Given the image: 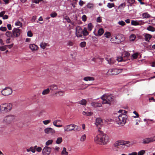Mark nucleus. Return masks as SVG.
Instances as JSON below:
<instances>
[{
    "mask_svg": "<svg viewBox=\"0 0 155 155\" xmlns=\"http://www.w3.org/2000/svg\"><path fill=\"white\" fill-rule=\"evenodd\" d=\"M94 141L99 144H106L109 142V137L106 134L98 129L97 135L94 138Z\"/></svg>",
    "mask_w": 155,
    "mask_h": 155,
    "instance_id": "nucleus-1",
    "label": "nucleus"
},
{
    "mask_svg": "<svg viewBox=\"0 0 155 155\" xmlns=\"http://www.w3.org/2000/svg\"><path fill=\"white\" fill-rule=\"evenodd\" d=\"M101 98L102 100V104H107L110 105L111 103L114 101V97L111 94H105L102 95L101 97Z\"/></svg>",
    "mask_w": 155,
    "mask_h": 155,
    "instance_id": "nucleus-2",
    "label": "nucleus"
},
{
    "mask_svg": "<svg viewBox=\"0 0 155 155\" xmlns=\"http://www.w3.org/2000/svg\"><path fill=\"white\" fill-rule=\"evenodd\" d=\"M127 118V116L126 115L121 114L116 118L115 121L118 125L123 126L126 123Z\"/></svg>",
    "mask_w": 155,
    "mask_h": 155,
    "instance_id": "nucleus-3",
    "label": "nucleus"
},
{
    "mask_svg": "<svg viewBox=\"0 0 155 155\" xmlns=\"http://www.w3.org/2000/svg\"><path fill=\"white\" fill-rule=\"evenodd\" d=\"M12 105L11 103L2 104L0 106V111L2 113H5L10 111L12 109Z\"/></svg>",
    "mask_w": 155,
    "mask_h": 155,
    "instance_id": "nucleus-4",
    "label": "nucleus"
},
{
    "mask_svg": "<svg viewBox=\"0 0 155 155\" xmlns=\"http://www.w3.org/2000/svg\"><path fill=\"white\" fill-rule=\"evenodd\" d=\"M122 69L118 68L110 69L107 72V74L109 75H117L122 72Z\"/></svg>",
    "mask_w": 155,
    "mask_h": 155,
    "instance_id": "nucleus-5",
    "label": "nucleus"
},
{
    "mask_svg": "<svg viewBox=\"0 0 155 155\" xmlns=\"http://www.w3.org/2000/svg\"><path fill=\"white\" fill-rule=\"evenodd\" d=\"M15 120L14 116L9 115L5 117L3 119V122L8 124H10L14 122Z\"/></svg>",
    "mask_w": 155,
    "mask_h": 155,
    "instance_id": "nucleus-6",
    "label": "nucleus"
},
{
    "mask_svg": "<svg viewBox=\"0 0 155 155\" xmlns=\"http://www.w3.org/2000/svg\"><path fill=\"white\" fill-rule=\"evenodd\" d=\"M127 144H132L130 141L124 140H119L116 141L114 143L115 145H124Z\"/></svg>",
    "mask_w": 155,
    "mask_h": 155,
    "instance_id": "nucleus-7",
    "label": "nucleus"
},
{
    "mask_svg": "<svg viewBox=\"0 0 155 155\" xmlns=\"http://www.w3.org/2000/svg\"><path fill=\"white\" fill-rule=\"evenodd\" d=\"M12 89L9 87L5 88L1 91L2 94L4 96L9 95L12 94Z\"/></svg>",
    "mask_w": 155,
    "mask_h": 155,
    "instance_id": "nucleus-8",
    "label": "nucleus"
},
{
    "mask_svg": "<svg viewBox=\"0 0 155 155\" xmlns=\"http://www.w3.org/2000/svg\"><path fill=\"white\" fill-rule=\"evenodd\" d=\"M28 48L31 51L33 52L37 51L39 48L38 46L35 44H29Z\"/></svg>",
    "mask_w": 155,
    "mask_h": 155,
    "instance_id": "nucleus-9",
    "label": "nucleus"
},
{
    "mask_svg": "<svg viewBox=\"0 0 155 155\" xmlns=\"http://www.w3.org/2000/svg\"><path fill=\"white\" fill-rule=\"evenodd\" d=\"M110 41L113 43H119L120 42V36L119 35H116L115 36L111 38Z\"/></svg>",
    "mask_w": 155,
    "mask_h": 155,
    "instance_id": "nucleus-10",
    "label": "nucleus"
},
{
    "mask_svg": "<svg viewBox=\"0 0 155 155\" xmlns=\"http://www.w3.org/2000/svg\"><path fill=\"white\" fill-rule=\"evenodd\" d=\"M76 35L78 37H81L82 36L83 30L80 26H78L76 28Z\"/></svg>",
    "mask_w": 155,
    "mask_h": 155,
    "instance_id": "nucleus-11",
    "label": "nucleus"
},
{
    "mask_svg": "<svg viewBox=\"0 0 155 155\" xmlns=\"http://www.w3.org/2000/svg\"><path fill=\"white\" fill-rule=\"evenodd\" d=\"M37 146H34V147H31L27 149V151L28 152L31 151L34 153L35 152V150L36 149L37 151L40 152L42 150L41 148L40 147H38L37 148Z\"/></svg>",
    "mask_w": 155,
    "mask_h": 155,
    "instance_id": "nucleus-12",
    "label": "nucleus"
},
{
    "mask_svg": "<svg viewBox=\"0 0 155 155\" xmlns=\"http://www.w3.org/2000/svg\"><path fill=\"white\" fill-rule=\"evenodd\" d=\"M51 151V148L47 146H45L43 150L42 155H48Z\"/></svg>",
    "mask_w": 155,
    "mask_h": 155,
    "instance_id": "nucleus-13",
    "label": "nucleus"
},
{
    "mask_svg": "<svg viewBox=\"0 0 155 155\" xmlns=\"http://www.w3.org/2000/svg\"><path fill=\"white\" fill-rule=\"evenodd\" d=\"M74 130V124L66 125L64 127V130L65 132H69Z\"/></svg>",
    "mask_w": 155,
    "mask_h": 155,
    "instance_id": "nucleus-14",
    "label": "nucleus"
},
{
    "mask_svg": "<svg viewBox=\"0 0 155 155\" xmlns=\"http://www.w3.org/2000/svg\"><path fill=\"white\" fill-rule=\"evenodd\" d=\"M46 134H53L55 133V130L53 128L49 127H47L44 130Z\"/></svg>",
    "mask_w": 155,
    "mask_h": 155,
    "instance_id": "nucleus-15",
    "label": "nucleus"
},
{
    "mask_svg": "<svg viewBox=\"0 0 155 155\" xmlns=\"http://www.w3.org/2000/svg\"><path fill=\"white\" fill-rule=\"evenodd\" d=\"M12 33L14 36L18 37L21 33V30L19 29L14 28L12 30Z\"/></svg>",
    "mask_w": 155,
    "mask_h": 155,
    "instance_id": "nucleus-16",
    "label": "nucleus"
},
{
    "mask_svg": "<svg viewBox=\"0 0 155 155\" xmlns=\"http://www.w3.org/2000/svg\"><path fill=\"white\" fill-rule=\"evenodd\" d=\"M103 121L101 118L98 117L96 119L95 124L97 127L99 126L103 125Z\"/></svg>",
    "mask_w": 155,
    "mask_h": 155,
    "instance_id": "nucleus-17",
    "label": "nucleus"
},
{
    "mask_svg": "<svg viewBox=\"0 0 155 155\" xmlns=\"http://www.w3.org/2000/svg\"><path fill=\"white\" fill-rule=\"evenodd\" d=\"M91 105L94 108H96L98 107H101L102 106L101 103L98 102H97L95 101H93L91 103Z\"/></svg>",
    "mask_w": 155,
    "mask_h": 155,
    "instance_id": "nucleus-18",
    "label": "nucleus"
},
{
    "mask_svg": "<svg viewBox=\"0 0 155 155\" xmlns=\"http://www.w3.org/2000/svg\"><path fill=\"white\" fill-rule=\"evenodd\" d=\"M122 56L123 59H125L126 61L129 60L130 54L127 51H124L123 52Z\"/></svg>",
    "mask_w": 155,
    "mask_h": 155,
    "instance_id": "nucleus-19",
    "label": "nucleus"
},
{
    "mask_svg": "<svg viewBox=\"0 0 155 155\" xmlns=\"http://www.w3.org/2000/svg\"><path fill=\"white\" fill-rule=\"evenodd\" d=\"M104 31L103 29L102 28H100L97 31V34H95L94 31L93 33L96 36H101L104 33Z\"/></svg>",
    "mask_w": 155,
    "mask_h": 155,
    "instance_id": "nucleus-20",
    "label": "nucleus"
},
{
    "mask_svg": "<svg viewBox=\"0 0 155 155\" xmlns=\"http://www.w3.org/2000/svg\"><path fill=\"white\" fill-rule=\"evenodd\" d=\"M95 80L94 78L92 77L87 76L83 78V80L85 81H94Z\"/></svg>",
    "mask_w": 155,
    "mask_h": 155,
    "instance_id": "nucleus-21",
    "label": "nucleus"
},
{
    "mask_svg": "<svg viewBox=\"0 0 155 155\" xmlns=\"http://www.w3.org/2000/svg\"><path fill=\"white\" fill-rule=\"evenodd\" d=\"M106 59L108 63L110 64H114L115 61L114 59L113 58H107Z\"/></svg>",
    "mask_w": 155,
    "mask_h": 155,
    "instance_id": "nucleus-22",
    "label": "nucleus"
},
{
    "mask_svg": "<svg viewBox=\"0 0 155 155\" xmlns=\"http://www.w3.org/2000/svg\"><path fill=\"white\" fill-rule=\"evenodd\" d=\"M152 142L151 138H145L143 140V144H147Z\"/></svg>",
    "mask_w": 155,
    "mask_h": 155,
    "instance_id": "nucleus-23",
    "label": "nucleus"
},
{
    "mask_svg": "<svg viewBox=\"0 0 155 155\" xmlns=\"http://www.w3.org/2000/svg\"><path fill=\"white\" fill-rule=\"evenodd\" d=\"M50 90L52 91H55L58 89L57 86L55 84H52L50 85L49 87Z\"/></svg>",
    "mask_w": 155,
    "mask_h": 155,
    "instance_id": "nucleus-24",
    "label": "nucleus"
},
{
    "mask_svg": "<svg viewBox=\"0 0 155 155\" xmlns=\"http://www.w3.org/2000/svg\"><path fill=\"white\" fill-rule=\"evenodd\" d=\"M94 7V5L92 3H88L86 5L87 8L89 9H93Z\"/></svg>",
    "mask_w": 155,
    "mask_h": 155,
    "instance_id": "nucleus-25",
    "label": "nucleus"
},
{
    "mask_svg": "<svg viewBox=\"0 0 155 155\" xmlns=\"http://www.w3.org/2000/svg\"><path fill=\"white\" fill-rule=\"evenodd\" d=\"M151 37V35L149 34H146L145 35V40L147 41H149Z\"/></svg>",
    "mask_w": 155,
    "mask_h": 155,
    "instance_id": "nucleus-26",
    "label": "nucleus"
},
{
    "mask_svg": "<svg viewBox=\"0 0 155 155\" xmlns=\"http://www.w3.org/2000/svg\"><path fill=\"white\" fill-rule=\"evenodd\" d=\"M93 112L91 111H84L82 112V114L84 115H86L87 116H91L93 114Z\"/></svg>",
    "mask_w": 155,
    "mask_h": 155,
    "instance_id": "nucleus-27",
    "label": "nucleus"
},
{
    "mask_svg": "<svg viewBox=\"0 0 155 155\" xmlns=\"http://www.w3.org/2000/svg\"><path fill=\"white\" fill-rule=\"evenodd\" d=\"M47 44L44 42H42L40 43V46L41 48L44 49L47 46Z\"/></svg>",
    "mask_w": 155,
    "mask_h": 155,
    "instance_id": "nucleus-28",
    "label": "nucleus"
},
{
    "mask_svg": "<svg viewBox=\"0 0 155 155\" xmlns=\"http://www.w3.org/2000/svg\"><path fill=\"white\" fill-rule=\"evenodd\" d=\"M67 149L66 148L64 147L63 150L62 151L61 154L62 155H68V153L67 151Z\"/></svg>",
    "mask_w": 155,
    "mask_h": 155,
    "instance_id": "nucleus-29",
    "label": "nucleus"
},
{
    "mask_svg": "<svg viewBox=\"0 0 155 155\" xmlns=\"http://www.w3.org/2000/svg\"><path fill=\"white\" fill-rule=\"evenodd\" d=\"M50 92V89L49 88H48L43 91L42 92V94L43 95L47 94H48Z\"/></svg>",
    "mask_w": 155,
    "mask_h": 155,
    "instance_id": "nucleus-30",
    "label": "nucleus"
},
{
    "mask_svg": "<svg viewBox=\"0 0 155 155\" xmlns=\"http://www.w3.org/2000/svg\"><path fill=\"white\" fill-rule=\"evenodd\" d=\"M142 16L143 18H148L150 17V15L147 12L143 14Z\"/></svg>",
    "mask_w": 155,
    "mask_h": 155,
    "instance_id": "nucleus-31",
    "label": "nucleus"
},
{
    "mask_svg": "<svg viewBox=\"0 0 155 155\" xmlns=\"http://www.w3.org/2000/svg\"><path fill=\"white\" fill-rule=\"evenodd\" d=\"M74 130H73L74 131H79L81 130L80 127L74 124Z\"/></svg>",
    "mask_w": 155,
    "mask_h": 155,
    "instance_id": "nucleus-32",
    "label": "nucleus"
},
{
    "mask_svg": "<svg viewBox=\"0 0 155 155\" xmlns=\"http://www.w3.org/2000/svg\"><path fill=\"white\" fill-rule=\"evenodd\" d=\"M87 101L85 99H82L78 102V103L83 105H86L87 104Z\"/></svg>",
    "mask_w": 155,
    "mask_h": 155,
    "instance_id": "nucleus-33",
    "label": "nucleus"
},
{
    "mask_svg": "<svg viewBox=\"0 0 155 155\" xmlns=\"http://www.w3.org/2000/svg\"><path fill=\"white\" fill-rule=\"evenodd\" d=\"M104 37L108 38L110 37L111 34L109 32H107L105 33L104 35Z\"/></svg>",
    "mask_w": 155,
    "mask_h": 155,
    "instance_id": "nucleus-34",
    "label": "nucleus"
},
{
    "mask_svg": "<svg viewBox=\"0 0 155 155\" xmlns=\"http://www.w3.org/2000/svg\"><path fill=\"white\" fill-rule=\"evenodd\" d=\"M62 141V139L61 137H58L56 141V143L58 144H60Z\"/></svg>",
    "mask_w": 155,
    "mask_h": 155,
    "instance_id": "nucleus-35",
    "label": "nucleus"
},
{
    "mask_svg": "<svg viewBox=\"0 0 155 155\" xmlns=\"http://www.w3.org/2000/svg\"><path fill=\"white\" fill-rule=\"evenodd\" d=\"M136 36L134 34H132L130 35V41H134L135 39Z\"/></svg>",
    "mask_w": 155,
    "mask_h": 155,
    "instance_id": "nucleus-36",
    "label": "nucleus"
},
{
    "mask_svg": "<svg viewBox=\"0 0 155 155\" xmlns=\"http://www.w3.org/2000/svg\"><path fill=\"white\" fill-rule=\"evenodd\" d=\"M15 25L16 26H18L19 28L21 27L22 26V23L19 21L16 22Z\"/></svg>",
    "mask_w": 155,
    "mask_h": 155,
    "instance_id": "nucleus-37",
    "label": "nucleus"
},
{
    "mask_svg": "<svg viewBox=\"0 0 155 155\" xmlns=\"http://www.w3.org/2000/svg\"><path fill=\"white\" fill-rule=\"evenodd\" d=\"M58 120H55L53 121V123L54 125L55 126V127H62V125H58L57 124V122H58Z\"/></svg>",
    "mask_w": 155,
    "mask_h": 155,
    "instance_id": "nucleus-38",
    "label": "nucleus"
},
{
    "mask_svg": "<svg viewBox=\"0 0 155 155\" xmlns=\"http://www.w3.org/2000/svg\"><path fill=\"white\" fill-rule=\"evenodd\" d=\"M117 60L119 62H121L122 61H125L126 60L124 59H123L122 56H119L117 57Z\"/></svg>",
    "mask_w": 155,
    "mask_h": 155,
    "instance_id": "nucleus-39",
    "label": "nucleus"
},
{
    "mask_svg": "<svg viewBox=\"0 0 155 155\" xmlns=\"http://www.w3.org/2000/svg\"><path fill=\"white\" fill-rule=\"evenodd\" d=\"M5 35L8 38H11L12 37V34L9 31H7L5 33Z\"/></svg>",
    "mask_w": 155,
    "mask_h": 155,
    "instance_id": "nucleus-40",
    "label": "nucleus"
},
{
    "mask_svg": "<svg viewBox=\"0 0 155 155\" xmlns=\"http://www.w3.org/2000/svg\"><path fill=\"white\" fill-rule=\"evenodd\" d=\"M147 30L149 31L153 32L155 31V28L153 27L149 26L147 28Z\"/></svg>",
    "mask_w": 155,
    "mask_h": 155,
    "instance_id": "nucleus-41",
    "label": "nucleus"
},
{
    "mask_svg": "<svg viewBox=\"0 0 155 155\" xmlns=\"http://www.w3.org/2000/svg\"><path fill=\"white\" fill-rule=\"evenodd\" d=\"M93 27L92 24L91 23H89L87 26V28L88 30L91 31Z\"/></svg>",
    "mask_w": 155,
    "mask_h": 155,
    "instance_id": "nucleus-42",
    "label": "nucleus"
},
{
    "mask_svg": "<svg viewBox=\"0 0 155 155\" xmlns=\"http://www.w3.org/2000/svg\"><path fill=\"white\" fill-rule=\"evenodd\" d=\"M82 34L84 36H86L88 35V33L86 28H84V30H83Z\"/></svg>",
    "mask_w": 155,
    "mask_h": 155,
    "instance_id": "nucleus-43",
    "label": "nucleus"
},
{
    "mask_svg": "<svg viewBox=\"0 0 155 155\" xmlns=\"http://www.w3.org/2000/svg\"><path fill=\"white\" fill-rule=\"evenodd\" d=\"M107 6L109 8H110L114 6V4L113 3H108L107 4Z\"/></svg>",
    "mask_w": 155,
    "mask_h": 155,
    "instance_id": "nucleus-44",
    "label": "nucleus"
},
{
    "mask_svg": "<svg viewBox=\"0 0 155 155\" xmlns=\"http://www.w3.org/2000/svg\"><path fill=\"white\" fill-rule=\"evenodd\" d=\"M138 55L139 54L138 53H134L132 55V57L133 59H136L137 58Z\"/></svg>",
    "mask_w": 155,
    "mask_h": 155,
    "instance_id": "nucleus-45",
    "label": "nucleus"
},
{
    "mask_svg": "<svg viewBox=\"0 0 155 155\" xmlns=\"http://www.w3.org/2000/svg\"><path fill=\"white\" fill-rule=\"evenodd\" d=\"M67 45L70 46H72L74 45V42L73 41H69L67 43Z\"/></svg>",
    "mask_w": 155,
    "mask_h": 155,
    "instance_id": "nucleus-46",
    "label": "nucleus"
},
{
    "mask_svg": "<svg viewBox=\"0 0 155 155\" xmlns=\"http://www.w3.org/2000/svg\"><path fill=\"white\" fill-rule=\"evenodd\" d=\"M118 24L122 26H124L125 25V22L123 21H118Z\"/></svg>",
    "mask_w": 155,
    "mask_h": 155,
    "instance_id": "nucleus-47",
    "label": "nucleus"
},
{
    "mask_svg": "<svg viewBox=\"0 0 155 155\" xmlns=\"http://www.w3.org/2000/svg\"><path fill=\"white\" fill-rule=\"evenodd\" d=\"M51 121V120H48L43 121V122L45 125H47L50 123Z\"/></svg>",
    "mask_w": 155,
    "mask_h": 155,
    "instance_id": "nucleus-48",
    "label": "nucleus"
},
{
    "mask_svg": "<svg viewBox=\"0 0 155 155\" xmlns=\"http://www.w3.org/2000/svg\"><path fill=\"white\" fill-rule=\"evenodd\" d=\"M131 24L134 25H139V23L136 21L132 20L131 22Z\"/></svg>",
    "mask_w": 155,
    "mask_h": 155,
    "instance_id": "nucleus-49",
    "label": "nucleus"
},
{
    "mask_svg": "<svg viewBox=\"0 0 155 155\" xmlns=\"http://www.w3.org/2000/svg\"><path fill=\"white\" fill-rule=\"evenodd\" d=\"M53 140H48L46 143V145H49L51 144L53 142Z\"/></svg>",
    "mask_w": 155,
    "mask_h": 155,
    "instance_id": "nucleus-50",
    "label": "nucleus"
},
{
    "mask_svg": "<svg viewBox=\"0 0 155 155\" xmlns=\"http://www.w3.org/2000/svg\"><path fill=\"white\" fill-rule=\"evenodd\" d=\"M86 138V136L85 134H84L81 136L80 138V140L81 141H84Z\"/></svg>",
    "mask_w": 155,
    "mask_h": 155,
    "instance_id": "nucleus-51",
    "label": "nucleus"
},
{
    "mask_svg": "<svg viewBox=\"0 0 155 155\" xmlns=\"http://www.w3.org/2000/svg\"><path fill=\"white\" fill-rule=\"evenodd\" d=\"M145 153V151L142 150L139 151L138 155H143Z\"/></svg>",
    "mask_w": 155,
    "mask_h": 155,
    "instance_id": "nucleus-52",
    "label": "nucleus"
},
{
    "mask_svg": "<svg viewBox=\"0 0 155 155\" xmlns=\"http://www.w3.org/2000/svg\"><path fill=\"white\" fill-rule=\"evenodd\" d=\"M45 112V110H42L40 111L39 113L38 114V115L40 116H42L44 114Z\"/></svg>",
    "mask_w": 155,
    "mask_h": 155,
    "instance_id": "nucleus-53",
    "label": "nucleus"
},
{
    "mask_svg": "<svg viewBox=\"0 0 155 155\" xmlns=\"http://www.w3.org/2000/svg\"><path fill=\"white\" fill-rule=\"evenodd\" d=\"M6 45H4L3 46H1L0 47V50L2 51H5L6 48Z\"/></svg>",
    "mask_w": 155,
    "mask_h": 155,
    "instance_id": "nucleus-54",
    "label": "nucleus"
},
{
    "mask_svg": "<svg viewBox=\"0 0 155 155\" xmlns=\"http://www.w3.org/2000/svg\"><path fill=\"white\" fill-rule=\"evenodd\" d=\"M86 45V43L85 41L82 42L80 44V46L82 48L84 47Z\"/></svg>",
    "mask_w": 155,
    "mask_h": 155,
    "instance_id": "nucleus-55",
    "label": "nucleus"
},
{
    "mask_svg": "<svg viewBox=\"0 0 155 155\" xmlns=\"http://www.w3.org/2000/svg\"><path fill=\"white\" fill-rule=\"evenodd\" d=\"M56 94H59V95L60 96H62L64 95V91H58Z\"/></svg>",
    "mask_w": 155,
    "mask_h": 155,
    "instance_id": "nucleus-56",
    "label": "nucleus"
},
{
    "mask_svg": "<svg viewBox=\"0 0 155 155\" xmlns=\"http://www.w3.org/2000/svg\"><path fill=\"white\" fill-rule=\"evenodd\" d=\"M27 35V36L29 37H31L33 36V34L31 31H28Z\"/></svg>",
    "mask_w": 155,
    "mask_h": 155,
    "instance_id": "nucleus-57",
    "label": "nucleus"
},
{
    "mask_svg": "<svg viewBox=\"0 0 155 155\" xmlns=\"http://www.w3.org/2000/svg\"><path fill=\"white\" fill-rule=\"evenodd\" d=\"M57 15V14L56 12H53L51 14V17L52 18H54Z\"/></svg>",
    "mask_w": 155,
    "mask_h": 155,
    "instance_id": "nucleus-58",
    "label": "nucleus"
},
{
    "mask_svg": "<svg viewBox=\"0 0 155 155\" xmlns=\"http://www.w3.org/2000/svg\"><path fill=\"white\" fill-rule=\"evenodd\" d=\"M0 30L2 31H6L7 28L5 27H1L0 28Z\"/></svg>",
    "mask_w": 155,
    "mask_h": 155,
    "instance_id": "nucleus-59",
    "label": "nucleus"
},
{
    "mask_svg": "<svg viewBox=\"0 0 155 155\" xmlns=\"http://www.w3.org/2000/svg\"><path fill=\"white\" fill-rule=\"evenodd\" d=\"M85 3V2H84L81 0H80L79 1V4L81 6H82Z\"/></svg>",
    "mask_w": 155,
    "mask_h": 155,
    "instance_id": "nucleus-60",
    "label": "nucleus"
},
{
    "mask_svg": "<svg viewBox=\"0 0 155 155\" xmlns=\"http://www.w3.org/2000/svg\"><path fill=\"white\" fill-rule=\"evenodd\" d=\"M135 2V0H128L127 1L128 3H129L130 4H134V3Z\"/></svg>",
    "mask_w": 155,
    "mask_h": 155,
    "instance_id": "nucleus-61",
    "label": "nucleus"
},
{
    "mask_svg": "<svg viewBox=\"0 0 155 155\" xmlns=\"http://www.w3.org/2000/svg\"><path fill=\"white\" fill-rule=\"evenodd\" d=\"M82 19L83 21H85L87 20V17L85 15H83L82 17Z\"/></svg>",
    "mask_w": 155,
    "mask_h": 155,
    "instance_id": "nucleus-62",
    "label": "nucleus"
},
{
    "mask_svg": "<svg viewBox=\"0 0 155 155\" xmlns=\"http://www.w3.org/2000/svg\"><path fill=\"white\" fill-rule=\"evenodd\" d=\"M125 6V4L124 3H122L119 6V8L121 9L123 8H124Z\"/></svg>",
    "mask_w": 155,
    "mask_h": 155,
    "instance_id": "nucleus-63",
    "label": "nucleus"
},
{
    "mask_svg": "<svg viewBox=\"0 0 155 155\" xmlns=\"http://www.w3.org/2000/svg\"><path fill=\"white\" fill-rule=\"evenodd\" d=\"M37 18V16L35 15L33 16L31 18V20L32 21V22H34Z\"/></svg>",
    "mask_w": 155,
    "mask_h": 155,
    "instance_id": "nucleus-64",
    "label": "nucleus"
}]
</instances>
